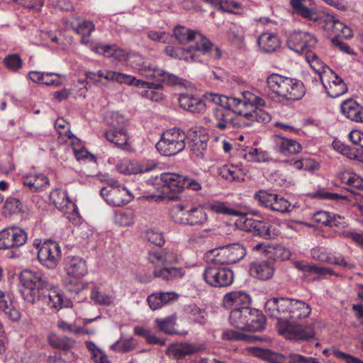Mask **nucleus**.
I'll list each match as a JSON object with an SVG mask.
<instances>
[{"mask_svg": "<svg viewBox=\"0 0 363 363\" xmlns=\"http://www.w3.org/2000/svg\"><path fill=\"white\" fill-rule=\"evenodd\" d=\"M203 99L219 106L204 117V121L220 130L250 126L254 122L266 124L271 121V115L262 108L264 100L248 91H244L241 98L209 92L203 95Z\"/></svg>", "mask_w": 363, "mask_h": 363, "instance_id": "obj_1", "label": "nucleus"}, {"mask_svg": "<svg viewBox=\"0 0 363 363\" xmlns=\"http://www.w3.org/2000/svg\"><path fill=\"white\" fill-rule=\"evenodd\" d=\"M265 313L277 320L279 333L291 340H308L315 337L313 324H298L294 320L307 318L311 308L304 301L287 298L274 297L268 299L264 305Z\"/></svg>", "mask_w": 363, "mask_h": 363, "instance_id": "obj_2", "label": "nucleus"}, {"mask_svg": "<svg viewBox=\"0 0 363 363\" xmlns=\"http://www.w3.org/2000/svg\"><path fill=\"white\" fill-rule=\"evenodd\" d=\"M19 279L26 301L42 307L47 305L57 311L72 306V301L60 290L52 288L48 277L41 272L25 269L20 274Z\"/></svg>", "mask_w": 363, "mask_h": 363, "instance_id": "obj_3", "label": "nucleus"}, {"mask_svg": "<svg viewBox=\"0 0 363 363\" xmlns=\"http://www.w3.org/2000/svg\"><path fill=\"white\" fill-rule=\"evenodd\" d=\"M266 83L268 88L267 94L273 100L277 98L299 100L306 93L305 86L301 81L277 73L269 75Z\"/></svg>", "mask_w": 363, "mask_h": 363, "instance_id": "obj_4", "label": "nucleus"}, {"mask_svg": "<svg viewBox=\"0 0 363 363\" xmlns=\"http://www.w3.org/2000/svg\"><path fill=\"white\" fill-rule=\"evenodd\" d=\"M318 43L316 36L308 32L295 31L290 34L287 40L288 48L297 53L306 52V60L310 68H328L318 57L312 52Z\"/></svg>", "mask_w": 363, "mask_h": 363, "instance_id": "obj_5", "label": "nucleus"}, {"mask_svg": "<svg viewBox=\"0 0 363 363\" xmlns=\"http://www.w3.org/2000/svg\"><path fill=\"white\" fill-rule=\"evenodd\" d=\"M229 320L231 325L241 330L257 332L265 327V317L262 312L246 306L231 311Z\"/></svg>", "mask_w": 363, "mask_h": 363, "instance_id": "obj_6", "label": "nucleus"}, {"mask_svg": "<svg viewBox=\"0 0 363 363\" xmlns=\"http://www.w3.org/2000/svg\"><path fill=\"white\" fill-rule=\"evenodd\" d=\"M65 269L69 277L66 283L69 291L79 294L87 288L89 284L80 281L88 273L87 264L83 258L78 256L68 257Z\"/></svg>", "mask_w": 363, "mask_h": 363, "instance_id": "obj_7", "label": "nucleus"}, {"mask_svg": "<svg viewBox=\"0 0 363 363\" xmlns=\"http://www.w3.org/2000/svg\"><path fill=\"white\" fill-rule=\"evenodd\" d=\"M186 139V133L180 128H169L161 135L156 148L163 156H174L185 148Z\"/></svg>", "mask_w": 363, "mask_h": 363, "instance_id": "obj_8", "label": "nucleus"}, {"mask_svg": "<svg viewBox=\"0 0 363 363\" xmlns=\"http://www.w3.org/2000/svg\"><path fill=\"white\" fill-rule=\"evenodd\" d=\"M246 255L245 247L240 243H233L213 249L208 252L213 264H231L241 260Z\"/></svg>", "mask_w": 363, "mask_h": 363, "instance_id": "obj_9", "label": "nucleus"}, {"mask_svg": "<svg viewBox=\"0 0 363 363\" xmlns=\"http://www.w3.org/2000/svg\"><path fill=\"white\" fill-rule=\"evenodd\" d=\"M171 216L175 223L190 225H204L208 220L207 214L202 208L192 207L186 210L181 203L172 208Z\"/></svg>", "mask_w": 363, "mask_h": 363, "instance_id": "obj_10", "label": "nucleus"}, {"mask_svg": "<svg viewBox=\"0 0 363 363\" xmlns=\"http://www.w3.org/2000/svg\"><path fill=\"white\" fill-rule=\"evenodd\" d=\"M176 39L181 44L191 45L186 50H193L192 52H206L209 40L200 33L191 30L184 26H177L174 30Z\"/></svg>", "mask_w": 363, "mask_h": 363, "instance_id": "obj_11", "label": "nucleus"}, {"mask_svg": "<svg viewBox=\"0 0 363 363\" xmlns=\"http://www.w3.org/2000/svg\"><path fill=\"white\" fill-rule=\"evenodd\" d=\"M214 264L204 269L203 277L207 284L213 287L221 288L231 285L234 279L233 272L225 267Z\"/></svg>", "mask_w": 363, "mask_h": 363, "instance_id": "obj_12", "label": "nucleus"}, {"mask_svg": "<svg viewBox=\"0 0 363 363\" xmlns=\"http://www.w3.org/2000/svg\"><path fill=\"white\" fill-rule=\"evenodd\" d=\"M162 185V191L159 194H152L148 198L155 201H161L166 198H170L167 194L168 191L174 194L183 191L182 174L174 172H163L157 178Z\"/></svg>", "mask_w": 363, "mask_h": 363, "instance_id": "obj_13", "label": "nucleus"}, {"mask_svg": "<svg viewBox=\"0 0 363 363\" xmlns=\"http://www.w3.org/2000/svg\"><path fill=\"white\" fill-rule=\"evenodd\" d=\"M319 74L321 83L327 94L337 98L347 91L346 84L333 69H315Z\"/></svg>", "mask_w": 363, "mask_h": 363, "instance_id": "obj_14", "label": "nucleus"}, {"mask_svg": "<svg viewBox=\"0 0 363 363\" xmlns=\"http://www.w3.org/2000/svg\"><path fill=\"white\" fill-rule=\"evenodd\" d=\"M26 231L17 226H11L0 231V249L18 248L26 244Z\"/></svg>", "mask_w": 363, "mask_h": 363, "instance_id": "obj_15", "label": "nucleus"}, {"mask_svg": "<svg viewBox=\"0 0 363 363\" xmlns=\"http://www.w3.org/2000/svg\"><path fill=\"white\" fill-rule=\"evenodd\" d=\"M255 199L262 206L272 211L286 213L293 209L291 204L283 196L276 194H270L266 191H259L255 194Z\"/></svg>", "mask_w": 363, "mask_h": 363, "instance_id": "obj_16", "label": "nucleus"}, {"mask_svg": "<svg viewBox=\"0 0 363 363\" xmlns=\"http://www.w3.org/2000/svg\"><path fill=\"white\" fill-rule=\"evenodd\" d=\"M60 245L54 240H47L40 247L38 258L40 262L48 268H55L61 257Z\"/></svg>", "mask_w": 363, "mask_h": 363, "instance_id": "obj_17", "label": "nucleus"}, {"mask_svg": "<svg viewBox=\"0 0 363 363\" xmlns=\"http://www.w3.org/2000/svg\"><path fill=\"white\" fill-rule=\"evenodd\" d=\"M94 52L104 55L107 57H113V59L121 62V65H128L125 62L129 60L134 59V62L140 63L143 61L141 55H129L125 50L118 48L116 45H104L99 44L95 46Z\"/></svg>", "mask_w": 363, "mask_h": 363, "instance_id": "obj_18", "label": "nucleus"}, {"mask_svg": "<svg viewBox=\"0 0 363 363\" xmlns=\"http://www.w3.org/2000/svg\"><path fill=\"white\" fill-rule=\"evenodd\" d=\"M101 196L106 203L113 206H121L130 202L133 196L127 188L119 189L102 188L100 191Z\"/></svg>", "mask_w": 363, "mask_h": 363, "instance_id": "obj_19", "label": "nucleus"}, {"mask_svg": "<svg viewBox=\"0 0 363 363\" xmlns=\"http://www.w3.org/2000/svg\"><path fill=\"white\" fill-rule=\"evenodd\" d=\"M116 167L118 172L123 174H142L154 169L156 164L148 160L138 162L125 160L118 164Z\"/></svg>", "mask_w": 363, "mask_h": 363, "instance_id": "obj_20", "label": "nucleus"}, {"mask_svg": "<svg viewBox=\"0 0 363 363\" xmlns=\"http://www.w3.org/2000/svg\"><path fill=\"white\" fill-rule=\"evenodd\" d=\"M206 350L204 344L183 342L172 345L167 350L169 356L176 359H181L186 355L198 353Z\"/></svg>", "mask_w": 363, "mask_h": 363, "instance_id": "obj_21", "label": "nucleus"}, {"mask_svg": "<svg viewBox=\"0 0 363 363\" xmlns=\"http://www.w3.org/2000/svg\"><path fill=\"white\" fill-rule=\"evenodd\" d=\"M274 150L285 156L298 154L302 150V146L298 141L280 135H274Z\"/></svg>", "mask_w": 363, "mask_h": 363, "instance_id": "obj_22", "label": "nucleus"}, {"mask_svg": "<svg viewBox=\"0 0 363 363\" xmlns=\"http://www.w3.org/2000/svg\"><path fill=\"white\" fill-rule=\"evenodd\" d=\"M50 198L53 203L61 211L78 213L76 204L67 196V193L61 189H56L50 194Z\"/></svg>", "mask_w": 363, "mask_h": 363, "instance_id": "obj_23", "label": "nucleus"}, {"mask_svg": "<svg viewBox=\"0 0 363 363\" xmlns=\"http://www.w3.org/2000/svg\"><path fill=\"white\" fill-rule=\"evenodd\" d=\"M250 296L242 291H231L226 294L223 299V306L231 311L236 308L250 307Z\"/></svg>", "mask_w": 363, "mask_h": 363, "instance_id": "obj_24", "label": "nucleus"}, {"mask_svg": "<svg viewBox=\"0 0 363 363\" xmlns=\"http://www.w3.org/2000/svg\"><path fill=\"white\" fill-rule=\"evenodd\" d=\"M72 30L82 36L81 43L86 45L93 51L95 50V46H98L99 43L94 42L88 38L91 34L95 30V25L89 20H82L76 25L72 26Z\"/></svg>", "mask_w": 363, "mask_h": 363, "instance_id": "obj_25", "label": "nucleus"}, {"mask_svg": "<svg viewBox=\"0 0 363 363\" xmlns=\"http://www.w3.org/2000/svg\"><path fill=\"white\" fill-rule=\"evenodd\" d=\"M178 100L181 108L191 113H203L206 108L203 99L190 94H181Z\"/></svg>", "mask_w": 363, "mask_h": 363, "instance_id": "obj_26", "label": "nucleus"}, {"mask_svg": "<svg viewBox=\"0 0 363 363\" xmlns=\"http://www.w3.org/2000/svg\"><path fill=\"white\" fill-rule=\"evenodd\" d=\"M342 113L348 119L357 123H363V106L352 99L342 102Z\"/></svg>", "mask_w": 363, "mask_h": 363, "instance_id": "obj_27", "label": "nucleus"}, {"mask_svg": "<svg viewBox=\"0 0 363 363\" xmlns=\"http://www.w3.org/2000/svg\"><path fill=\"white\" fill-rule=\"evenodd\" d=\"M23 184L32 192L42 191L49 186L48 178L41 173L31 172L23 177Z\"/></svg>", "mask_w": 363, "mask_h": 363, "instance_id": "obj_28", "label": "nucleus"}, {"mask_svg": "<svg viewBox=\"0 0 363 363\" xmlns=\"http://www.w3.org/2000/svg\"><path fill=\"white\" fill-rule=\"evenodd\" d=\"M274 271L273 263L269 261H255L250 265L251 276L262 280L270 279L274 274Z\"/></svg>", "mask_w": 363, "mask_h": 363, "instance_id": "obj_29", "label": "nucleus"}, {"mask_svg": "<svg viewBox=\"0 0 363 363\" xmlns=\"http://www.w3.org/2000/svg\"><path fill=\"white\" fill-rule=\"evenodd\" d=\"M218 173L224 179L229 182L244 180L245 171L241 164H226L218 168Z\"/></svg>", "mask_w": 363, "mask_h": 363, "instance_id": "obj_30", "label": "nucleus"}, {"mask_svg": "<svg viewBox=\"0 0 363 363\" xmlns=\"http://www.w3.org/2000/svg\"><path fill=\"white\" fill-rule=\"evenodd\" d=\"M152 274L154 277L160 278L165 281L180 279L185 274L182 267H165L164 265H154Z\"/></svg>", "mask_w": 363, "mask_h": 363, "instance_id": "obj_31", "label": "nucleus"}, {"mask_svg": "<svg viewBox=\"0 0 363 363\" xmlns=\"http://www.w3.org/2000/svg\"><path fill=\"white\" fill-rule=\"evenodd\" d=\"M148 261L153 265H165L177 262V255L172 250L164 249L149 253Z\"/></svg>", "mask_w": 363, "mask_h": 363, "instance_id": "obj_32", "label": "nucleus"}, {"mask_svg": "<svg viewBox=\"0 0 363 363\" xmlns=\"http://www.w3.org/2000/svg\"><path fill=\"white\" fill-rule=\"evenodd\" d=\"M138 345V340L132 336H125L121 333L120 337L109 348L114 352L126 354L134 351Z\"/></svg>", "mask_w": 363, "mask_h": 363, "instance_id": "obj_33", "label": "nucleus"}, {"mask_svg": "<svg viewBox=\"0 0 363 363\" xmlns=\"http://www.w3.org/2000/svg\"><path fill=\"white\" fill-rule=\"evenodd\" d=\"M135 85L138 87L145 89L139 93L141 96L148 99L152 101H160L163 99L162 93L157 91V89L161 86L160 84H154L138 79L135 81Z\"/></svg>", "mask_w": 363, "mask_h": 363, "instance_id": "obj_34", "label": "nucleus"}, {"mask_svg": "<svg viewBox=\"0 0 363 363\" xmlns=\"http://www.w3.org/2000/svg\"><path fill=\"white\" fill-rule=\"evenodd\" d=\"M245 225L247 230L255 235L264 239L271 238L270 225L267 221L247 218Z\"/></svg>", "mask_w": 363, "mask_h": 363, "instance_id": "obj_35", "label": "nucleus"}, {"mask_svg": "<svg viewBox=\"0 0 363 363\" xmlns=\"http://www.w3.org/2000/svg\"><path fill=\"white\" fill-rule=\"evenodd\" d=\"M257 44L262 52L270 53L276 51L281 45L278 36L272 33H264L257 39Z\"/></svg>", "mask_w": 363, "mask_h": 363, "instance_id": "obj_36", "label": "nucleus"}, {"mask_svg": "<svg viewBox=\"0 0 363 363\" xmlns=\"http://www.w3.org/2000/svg\"><path fill=\"white\" fill-rule=\"evenodd\" d=\"M87 77L94 81H101L104 78L107 80H116L120 83H128L130 76L124 75L120 73L112 72L110 69H97L96 72H89L86 74ZM133 83V82H131Z\"/></svg>", "mask_w": 363, "mask_h": 363, "instance_id": "obj_37", "label": "nucleus"}, {"mask_svg": "<svg viewBox=\"0 0 363 363\" xmlns=\"http://www.w3.org/2000/svg\"><path fill=\"white\" fill-rule=\"evenodd\" d=\"M141 74L147 71L149 74L157 78V81L169 86L184 85L183 81L177 76L171 74L164 69H140Z\"/></svg>", "mask_w": 363, "mask_h": 363, "instance_id": "obj_38", "label": "nucleus"}, {"mask_svg": "<svg viewBox=\"0 0 363 363\" xmlns=\"http://www.w3.org/2000/svg\"><path fill=\"white\" fill-rule=\"evenodd\" d=\"M311 257L313 259L323 262H327L330 264H334L336 265L340 266H345L346 267L347 265L346 261L345 259L342 257H335L333 255H331L328 252L326 249L323 247H315L313 248L311 251Z\"/></svg>", "mask_w": 363, "mask_h": 363, "instance_id": "obj_39", "label": "nucleus"}, {"mask_svg": "<svg viewBox=\"0 0 363 363\" xmlns=\"http://www.w3.org/2000/svg\"><path fill=\"white\" fill-rule=\"evenodd\" d=\"M0 311L11 320L17 321L20 319L19 311L13 305L9 294L0 290Z\"/></svg>", "mask_w": 363, "mask_h": 363, "instance_id": "obj_40", "label": "nucleus"}, {"mask_svg": "<svg viewBox=\"0 0 363 363\" xmlns=\"http://www.w3.org/2000/svg\"><path fill=\"white\" fill-rule=\"evenodd\" d=\"M104 135L108 142L121 148L127 145L129 140L127 131L124 128L118 129L115 126L111 127Z\"/></svg>", "mask_w": 363, "mask_h": 363, "instance_id": "obj_41", "label": "nucleus"}, {"mask_svg": "<svg viewBox=\"0 0 363 363\" xmlns=\"http://www.w3.org/2000/svg\"><path fill=\"white\" fill-rule=\"evenodd\" d=\"M183 190L199 191L202 189V184L204 182L201 174L198 171L191 172L189 174H182Z\"/></svg>", "mask_w": 363, "mask_h": 363, "instance_id": "obj_42", "label": "nucleus"}, {"mask_svg": "<svg viewBox=\"0 0 363 363\" xmlns=\"http://www.w3.org/2000/svg\"><path fill=\"white\" fill-rule=\"evenodd\" d=\"M29 79L35 83L45 85L57 84L58 77L55 72H45L37 70L30 71L28 74Z\"/></svg>", "mask_w": 363, "mask_h": 363, "instance_id": "obj_43", "label": "nucleus"}, {"mask_svg": "<svg viewBox=\"0 0 363 363\" xmlns=\"http://www.w3.org/2000/svg\"><path fill=\"white\" fill-rule=\"evenodd\" d=\"M208 208L210 210L217 213L239 216L241 218H245L247 216L245 212L233 208L225 202L213 201L208 204Z\"/></svg>", "mask_w": 363, "mask_h": 363, "instance_id": "obj_44", "label": "nucleus"}, {"mask_svg": "<svg viewBox=\"0 0 363 363\" xmlns=\"http://www.w3.org/2000/svg\"><path fill=\"white\" fill-rule=\"evenodd\" d=\"M50 345L55 348L62 350H68L74 347L75 341L65 335H59L55 333L51 334L48 337Z\"/></svg>", "mask_w": 363, "mask_h": 363, "instance_id": "obj_45", "label": "nucleus"}, {"mask_svg": "<svg viewBox=\"0 0 363 363\" xmlns=\"http://www.w3.org/2000/svg\"><path fill=\"white\" fill-rule=\"evenodd\" d=\"M306 0H291V5L294 12L302 17L310 21H317L318 17L313 9H311L304 4Z\"/></svg>", "mask_w": 363, "mask_h": 363, "instance_id": "obj_46", "label": "nucleus"}, {"mask_svg": "<svg viewBox=\"0 0 363 363\" xmlns=\"http://www.w3.org/2000/svg\"><path fill=\"white\" fill-rule=\"evenodd\" d=\"M192 50L173 46H167L164 50L165 53L172 57L194 62L196 55H195L194 52H192Z\"/></svg>", "mask_w": 363, "mask_h": 363, "instance_id": "obj_47", "label": "nucleus"}, {"mask_svg": "<svg viewBox=\"0 0 363 363\" xmlns=\"http://www.w3.org/2000/svg\"><path fill=\"white\" fill-rule=\"evenodd\" d=\"M90 298L96 304L106 306L113 305L116 300L114 295L109 293L100 291L97 288H94L91 290Z\"/></svg>", "mask_w": 363, "mask_h": 363, "instance_id": "obj_48", "label": "nucleus"}, {"mask_svg": "<svg viewBox=\"0 0 363 363\" xmlns=\"http://www.w3.org/2000/svg\"><path fill=\"white\" fill-rule=\"evenodd\" d=\"M208 50L204 52H195L194 54L196 55L194 62H199L201 63H206L209 56L214 59H220L222 55L221 50L218 48L215 47L210 41L207 45Z\"/></svg>", "mask_w": 363, "mask_h": 363, "instance_id": "obj_49", "label": "nucleus"}, {"mask_svg": "<svg viewBox=\"0 0 363 363\" xmlns=\"http://www.w3.org/2000/svg\"><path fill=\"white\" fill-rule=\"evenodd\" d=\"M245 158L255 162H264L270 160L268 152L260 148H250L245 153Z\"/></svg>", "mask_w": 363, "mask_h": 363, "instance_id": "obj_50", "label": "nucleus"}, {"mask_svg": "<svg viewBox=\"0 0 363 363\" xmlns=\"http://www.w3.org/2000/svg\"><path fill=\"white\" fill-rule=\"evenodd\" d=\"M257 355L262 357L269 363H287L288 358L269 350H257Z\"/></svg>", "mask_w": 363, "mask_h": 363, "instance_id": "obj_51", "label": "nucleus"}, {"mask_svg": "<svg viewBox=\"0 0 363 363\" xmlns=\"http://www.w3.org/2000/svg\"><path fill=\"white\" fill-rule=\"evenodd\" d=\"M134 214L131 211H119L116 213L114 221L120 226L125 227L133 224Z\"/></svg>", "mask_w": 363, "mask_h": 363, "instance_id": "obj_52", "label": "nucleus"}, {"mask_svg": "<svg viewBox=\"0 0 363 363\" xmlns=\"http://www.w3.org/2000/svg\"><path fill=\"white\" fill-rule=\"evenodd\" d=\"M155 323L160 330L167 334H174L176 333L174 329L176 318L174 316H169L163 319H156Z\"/></svg>", "mask_w": 363, "mask_h": 363, "instance_id": "obj_53", "label": "nucleus"}, {"mask_svg": "<svg viewBox=\"0 0 363 363\" xmlns=\"http://www.w3.org/2000/svg\"><path fill=\"white\" fill-rule=\"evenodd\" d=\"M252 336L233 330H225L222 333V339L229 341L250 342Z\"/></svg>", "mask_w": 363, "mask_h": 363, "instance_id": "obj_54", "label": "nucleus"}, {"mask_svg": "<svg viewBox=\"0 0 363 363\" xmlns=\"http://www.w3.org/2000/svg\"><path fill=\"white\" fill-rule=\"evenodd\" d=\"M186 313L189 317L194 321L203 323L206 316V312L204 309L199 308L196 304H190L186 306Z\"/></svg>", "mask_w": 363, "mask_h": 363, "instance_id": "obj_55", "label": "nucleus"}, {"mask_svg": "<svg viewBox=\"0 0 363 363\" xmlns=\"http://www.w3.org/2000/svg\"><path fill=\"white\" fill-rule=\"evenodd\" d=\"M291 164L297 169H304L308 171L318 169L319 167L318 162L311 158H303L299 160H296L293 162Z\"/></svg>", "mask_w": 363, "mask_h": 363, "instance_id": "obj_56", "label": "nucleus"}, {"mask_svg": "<svg viewBox=\"0 0 363 363\" xmlns=\"http://www.w3.org/2000/svg\"><path fill=\"white\" fill-rule=\"evenodd\" d=\"M342 183L357 189H363V180L354 173H347L341 177Z\"/></svg>", "mask_w": 363, "mask_h": 363, "instance_id": "obj_57", "label": "nucleus"}, {"mask_svg": "<svg viewBox=\"0 0 363 363\" xmlns=\"http://www.w3.org/2000/svg\"><path fill=\"white\" fill-rule=\"evenodd\" d=\"M332 352L335 358L344 360L345 363H363V360L340 350H333Z\"/></svg>", "mask_w": 363, "mask_h": 363, "instance_id": "obj_58", "label": "nucleus"}, {"mask_svg": "<svg viewBox=\"0 0 363 363\" xmlns=\"http://www.w3.org/2000/svg\"><path fill=\"white\" fill-rule=\"evenodd\" d=\"M147 240L158 246H161L164 243V238L162 233L156 230H148L146 233Z\"/></svg>", "mask_w": 363, "mask_h": 363, "instance_id": "obj_59", "label": "nucleus"}, {"mask_svg": "<svg viewBox=\"0 0 363 363\" xmlns=\"http://www.w3.org/2000/svg\"><path fill=\"white\" fill-rule=\"evenodd\" d=\"M311 274H314L318 276L316 278H313V280L325 278L328 275L337 276V274H336L332 269L329 267H318L315 264L313 265Z\"/></svg>", "mask_w": 363, "mask_h": 363, "instance_id": "obj_60", "label": "nucleus"}, {"mask_svg": "<svg viewBox=\"0 0 363 363\" xmlns=\"http://www.w3.org/2000/svg\"><path fill=\"white\" fill-rule=\"evenodd\" d=\"M331 219V213L325 211H318L312 216V220L318 224L328 225Z\"/></svg>", "mask_w": 363, "mask_h": 363, "instance_id": "obj_61", "label": "nucleus"}, {"mask_svg": "<svg viewBox=\"0 0 363 363\" xmlns=\"http://www.w3.org/2000/svg\"><path fill=\"white\" fill-rule=\"evenodd\" d=\"M240 8V4L233 0H221L218 9L222 11L234 13L235 10Z\"/></svg>", "mask_w": 363, "mask_h": 363, "instance_id": "obj_62", "label": "nucleus"}, {"mask_svg": "<svg viewBox=\"0 0 363 363\" xmlns=\"http://www.w3.org/2000/svg\"><path fill=\"white\" fill-rule=\"evenodd\" d=\"M57 326L64 332H69L74 334L80 333L82 328L76 325L75 323H69L62 319L57 322Z\"/></svg>", "mask_w": 363, "mask_h": 363, "instance_id": "obj_63", "label": "nucleus"}, {"mask_svg": "<svg viewBox=\"0 0 363 363\" xmlns=\"http://www.w3.org/2000/svg\"><path fill=\"white\" fill-rule=\"evenodd\" d=\"M287 363H319L314 358H306L298 354H291L289 355Z\"/></svg>", "mask_w": 363, "mask_h": 363, "instance_id": "obj_64", "label": "nucleus"}]
</instances>
